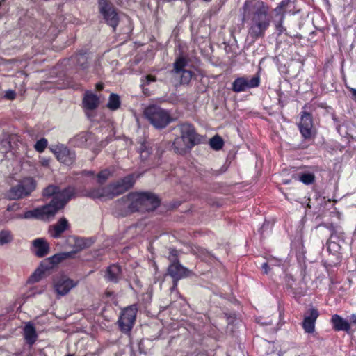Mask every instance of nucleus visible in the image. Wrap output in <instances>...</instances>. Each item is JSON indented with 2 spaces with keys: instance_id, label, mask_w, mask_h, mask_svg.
Here are the masks:
<instances>
[{
  "instance_id": "obj_1",
  "label": "nucleus",
  "mask_w": 356,
  "mask_h": 356,
  "mask_svg": "<svg viewBox=\"0 0 356 356\" xmlns=\"http://www.w3.org/2000/svg\"><path fill=\"white\" fill-rule=\"evenodd\" d=\"M74 195L73 188H67L60 190L56 186L49 185L43 191V196H53L51 201L44 206L37 207L33 210L26 211L24 214H19L16 218L19 219H37L41 220H49L56 213L63 209L67 202Z\"/></svg>"
},
{
  "instance_id": "obj_2",
  "label": "nucleus",
  "mask_w": 356,
  "mask_h": 356,
  "mask_svg": "<svg viewBox=\"0 0 356 356\" xmlns=\"http://www.w3.org/2000/svg\"><path fill=\"white\" fill-rule=\"evenodd\" d=\"M242 9L243 19L250 21L248 35L250 38L257 40L264 37L271 22L268 6L261 0H248Z\"/></svg>"
},
{
  "instance_id": "obj_3",
  "label": "nucleus",
  "mask_w": 356,
  "mask_h": 356,
  "mask_svg": "<svg viewBox=\"0 0 356 356\" xmlns=\"http://www.w3.org/2000/svg\"><path fill=\"white\" fill-rule=\"evenodd\" d=\"M120 204L128 209L129 212L151 211L160 204L157 196L151 193H131L119 200Z\"/></svg>"
},
{
  "instance_id": "obj_4",
  "label": "nucleus",
  "mask_w": 356,
  "mask_h": 356,
  "mask_svg": "<svg viewBox=\"0 0 356 356\" xmlns=\"http://www.w3.org/2000/svg\"><path fill=\"white\" fill-rule=\"evenodd\" d=\"M133 175H128L106 186H99L90 189L87 192V196L93 199L101 197L113 198L130 189L134 184Z\"/></svg>"
},
{
  "instance_id": "obj_5",
  "label": "nucleus",
  "mask_w": 356,
  "mask_h": 356,
  "mask_svg": "<svg viewBox=\"0 0 356 356\" xmlns=\"http://www.w3.org/2000/svg\"><path fill=\"white\" fill-rule=\"evenodd\" d=\"M144 115L156 129L165 128L172 122L169 112L156 105L147 107L144 111Z\"/></svg>"
},
{
  "instance_id": "obj_6",
  "label": "nucleus",
  "mask_w": 356,
  "mask_h": 356,
  "mask_svg": "<svg viewBox=\"0 0 356 356\" xmlns=\"http://www.w3.org/2000/svg\"><path fill=\"white\" fill-rule=\"evenodd\" d=\"M70 253H58L51 257L42 261L40 266L34 271L29 279V282L35 283L39 282L47 273L54 268V266L61 261L65 260V257L69 256Z\"/></svg>"
},
{
  "instance_id": "obj_7",
  "label": "nucleus",
  "mask_w": 356,
  "mask_h": 356,
  "mask_svg": "<svg viewBox=\"0 0 356 356\" xmlns=\"http://www.w3.org/2000/svg\"><path fill=\"white\" fill-rule=\"evenodd\" d=\"M35 188V182L32 178H26L18 184L13 186L7 193L6 197L9 200H19L26 197Z\"/></svg>"
},
{
  "instance_id": "obj_8",
  "label": "nucleus",
  "mask_w": 356,
  "mask_h": 356,
  "mask_svg": "<svg viewBox=\"0 0 356 356\" xmlns=\"http://www.w3.org/2000/svg\"><path fill=\"white\" fill-rule=\"evenodd\" d=\"M99 13L102 15L106 23L116 29L119 24V16L113 4L108 0H99Z\"/></svg>"
},
{
  "instance_id": "obj_9",
  "label": "nucleus",
  "mask_w": 356,
  "mask_h": 356,
  "mask_svg": "<svg viewBox=\"0 0 356 356\" xmlns=\"http://www.w3.org/2000/svg\"><path fill=\"white\" fill-rule=\"evenodd\" d=\"M137 314V307L135 305L127 307L121 313L118 320L120 330L124 332H129L134 327Z\"/></svg>"
},
{
  "instance_id": "obj_10",
  "label": "nucleus",
  "mask_w": 356,
  "mask_h": 356,
  "mask_svg": "<svg viewBox=\"0 0 356 356\" xmlns=\"http://www.w3.org/2000/svg\"><path fill=\"white\" fill-rule=\"evenodd\" d=\"M77 284L78 282L74 281L65 275L57 277L54 280V289L59 296L67 294Z\"/></svg>"
},
{
  "instance_id": "obj_11",
  "label": "nucleus",
  "mask_w": 356,
  "mask_h": 356,
  "mask_svg": "<svg viewBox=\"0 0 356 356\" xmlns=\"http://www.w3.org/2000/svg\"><path fill=\"white\" fill-rule=\"evenodd\" d=\"M180 136H181L188 145L192 147L199 144L201 142V138L195 130L194 127L191 124L184 123L178 126Z\"/></svg>"
},
{
  "instance_id": "obj_12",
  "label": "nucleus",
  "mask_w": 356,
  "mask_h": 356,
  "mask_svg": "<svg viewBox=\"0 0 356 356\" xmlns=\"http://www.w3.org/2000/svg\"><path fill=\"white\" fill-rule=\"evenodd\" d=\"M260 79L259 76H253L251 79L239 77L232 83V90L235 92H244L248 89L259 86Z\"/></svg>"
},
{
  "instance_id": "obj_13",
  "label": "nucleus",
  "mask_w": 356,
  "mask_h": 356,
  "mask_svg": "<svg viewBox=\"0 0 356 356\" xmlns=\"http://www.w3.org/2000/svg\"><path fill=\"white\" fill-rule=\"evenodd\" d=\"M57 159L66 165H72L76 159L75 152L63 145H58L53 149Z\"/></svg>"
},
{
  "instance_id": "obj_14",
  "label": "nucleus",
  "mask_w": 356,
  "mask_h": 356,
  "mask_svg": "<svg viewBox=\"0 0 356 356\" xmlns=\"http://www.w3.org/2000/svg\"><path fill=\"white\" fill-rule=\"evenodd\" d=\"M300 132L305 139H309L312 136L313 118L311 113L301 112L300 120L298 123Z\"/></svg>"
},
{
  "instance_id": "obj_15",
  "label": "nucleus",
  "mask_w": 356,
  "mask_h": 356,
  "mask_svg": "<svg viewBox=\"0 0 356 356\" xmlns=\"http://www.w3.org/2000/svg\"><path fill=\"white\" fill-rule=\"evenodd\" d=\"M168 273L173 279L174 286H175L178 280L189 275L190 270L179 261H172L168 268Z\"/></svg>"
},
{
  "instance_id": "obj_16",
  "label": "nucleus",
  "mask_w": 356,
  "mask_h": 356,
  "mask_svg": "<svg viewBox=\"0 0 356 356\" xmlns=\"http://www.w3.org/2000/svg\"><path fill=\"white\" fill-rule=\"evenodd\" d=\"M319 316L318 311L314 308H309L304 316L302 327L306 333H313L315 330V323Z\"/></svg>"
},
{
  "instance_id": "obj_17",
  "label": "nucleus",
  "mask_w": 356,
  "mask_h": 356,
  "mask_svg": "<svg viewBox=\"0 0 356 356\" xmlns=\"http://www.w3.org/2000/svg\"><path fill=\"white\" fill-rule=\"evenodd\" d=\"M70 227L69 222L65 218H61L58 222L49 227V232L51 236L58 238L61 234Z\"/></svg>"
},
{
  "instance_id": "obj_18",
  "label": "nucleus",
  "mask_w": 356,
  "mask_h": 356,
  "mask_svg": "<svg viewBox=\"0 0 356 356\" xmlns=\"http://www.w3.org/2000/svg\"><path fill=\"white\" fill-rule=\"evenodd\" d=\"M104 277L107 281L113 283L118 282L123 277L121 267L116 264L108 266Z\"/></svg>"
},
{
  "instance_id": "obj_19",
  "label": "nucleus",
  "mask_w": 356,
  "mask_h": 356,
  "mask_svg": "<svg viewBox=\"0 0 356 356\" xmlns=\"http://www.w3.org/2000/svg\"><path fill=\"white\" fill-rule=\"evenodd\" d=\"M34 253L38 257L46 256L49 251V245L47 241L42 238H38L33 241Z\"/></svg>"
},
{
  "instance_id": "obj_20",
  "label": "nucleus",
  "mask_w": 356,
  "mask_h": 356,
  "mask_svg": "<svg viewBox=\"0 0 356 356\" xmlns=\"http://www.w3.org/2000/svg\"><path fill=\"white\" fill-rule=\"evenodd\" d=\"M99 98L96 95L90 91L85 93L83 99L84 108L90 111L95 110L99 106Z\"/></svg>"
},
{
  "instance_id": "obj_21",
  "label": "nucleus",
  "mask_w": 356,
  "mask_h": 356,
  "mask_svg": "<svg viewBox=\"0 0 356 356\" xmlns=\"http://www.w3.org/2000/svg\"><path fill=\"white\" fill-rule=\"evenodd\" d=\"M91 136L87 132H81L71 138L70 143L72 145L78 147H84L88 145V141L90 140Z\"/></svg>"
},
{
  "instance_id": "obj_22",
  "label": "nucleus",
  "mask_w": 356,
  "mask_h": 356,
  "mask_svg": "<svg viewBox=\"0 0 356 356\" xmlns=\"http://www.w3.org/2000/svg\"><path fill=\"white\" fill-rule=\"evenodd\" d=\"M192 147H193L191 145H188L181 136L175 138L172 143V148L174 151L179 154L186 153Z\"/></svg>"
},
{
  "instance_id": "obj_23",
  "label": "nucleus",
  "mask_w": 356,
  "mask_h": 356,
  "mask_svg": "<svg viewBox=\"0 0 356 356\" xmlns=\"http://www.w3.org/2000/svg\"><path fill=\"white\" fill-rule=\"evenodd\" d=\"M331 322L333 325V328L337 331H348L350 329L349 323L337 314L332 316Z\"/></svg>"
},
{
  "instance_id": "obj_24",
  "label": "nucleus",
  "mask_w": 356,
  "mask_h": 356,
  "mask_svg": "<svg viewBox=\"0 0 356 356\" xmlns=\"http://www.w3.org/2000/svg\"><path fill=\"white\" fill-rule=\"evenodd\" d=\"M24 337L26 342L32 345L37 339V334L35 327L33 325L29 323L26 324L24 328Z\"/></svg>"
},
{
  "instance_id": "obj_25",
  "label": "nucleus",
  "mask_w": 356,
  "mask_h": 356,
  "mask_svg": "<svg viewBox=\"0 0 356 356\" xmlns=\"http://www.w3.org/2000/svg\"><path fill=\"white\" fill-rule=\"evenodd\" d=\"M74 248L75 250H73V251H70V252H66L65 253H70L69 254V256L66 257H65V259H68V258H72L73 256L78 252L86 248L87 247H88V242L86 239L83 238H74Z\"/></svg>"
},
{
  "instance_id": "obj_26",
  "label": "nucleus",
  "mask_w": 356,
  "mask_h": 356,
  "mask_svg": "<svg viewBox=\"0 0 356 356\" xmlns=\"http://www.w3.org/2000/svg\"><path fill=\"white\" fill-rule=\"evenodd\" d=\"M90 58V54L86 52L79 53L75 56L77 65L83 70L88 68Z\"/></svg>"
},
{
  "instance_id": "obj_27",
  "label": "nucleus",
  "mask_w": 356,
  "mask_h": 356,
  "mask_svg": "<svg viewBox=\"0 0 356 356\" xmlns=\"http://www.w3.org/2000/svg\"><path fill=\"white\" fill-rule=\"evenodd\" d=\"M186 59L183 56L179 57L176 59L175 62L173 64L174 68L172 70V72L175 74H180L181 72L185 70L184 67H186Z\"/></svg>"
},
{
  "instance_id": "obj_28",
  "label": "nucleus",
  "mask_w": 356,
  "mask_h": 356,
  "mask_svg": "<svg viewBox=\"0 0 356 356\" xmlns=\"http://www.w3.org/2000/svg\"><path fill=\"white\" fill-rule=\"evenodd\" d=\"M113 170L106 168L101 170L97 175V182L99 184H104L113 175Z\"/></svg>"
},
{
  "instance_id": "obj_29",
  "label": "nucleus",
  "mask_w": 356,
  "mask_h": 356,
  "mask_svg": "<svg viewBox=\"0 0 356 356\" xmlns=\"http://www.w3.org/2000/svg\"><path fill=\"white\" fill-rule=\"evenodd\" d=\"M13 239V236L10 231L3 229L0 232V245L10 243Z\"/></svg>"
},
{
  "instance_id": "obj_30",
  "label": "nucleus",
  "mask_w": 356,
  "mask_h": 356,
  "mask_svg": "<svg viewBox=\"0 0 356 356\" xmlns=\"http://www.w3.org/2000/svg\"><path fill=\"white\" fill-rule=\"evenodd\" d=\"M120 97L118 95L111 94L109 97V100L107 104V106L111 110H116L120 107Z\"/></svg>"
},
{
  "instance_id": "obj_31",
  "label": "nucleus",
  "mask_w": 356,
  "mask_h": 356,
  "mask_svg": "<svg viewBox=\"0 0 356 356\" xmlns=\"http://www.w3.org/2000/svg\"><path fill=\"white\" fill-rule=\"evenodd\" d=\"M192 252L194 254H196L197 257L202 258L203 260H206L211 257V254L209 252L200 247H195L192 249Z\"/></svg>"
},
{
  "instance_id": "obj_32",
  "label": "nucleus",
  "mask_w": 356,
  "mask_h": 356,
  "mask_svg": "<svg viewBox=\"0 0 356 356\" xmlns=\"http://www.w3.org/2000/svg\"><path fill=\"white\" fill-rule=\"evenodd\" d=\"M223 144V140L219 136H215L209 140L210 146L215 150H219L222 149Z\"/></svg>"
},
{
  "instance_id": "obj_33",
  "label": "nucleus",
  "mask_w": 356,
  "mask_h": 356,
  "mask_svg": "<svg viewBox=\"0 0 356 356\" xmlns=\"http://www.w3.org/2000/svg\"><path fill=\"white\" fill-rule=\"evenodd\" d=\"M284 20V15H281L279 19H275L273 21L275 29L278 31V35H281L286 31V29L283 26Z\"/></svg>"
},
{
  "instance_id": "obj_34",
  "label": "nucleus",
  "mask_w": 356,
  "mask_h": 356,
  "mask_svg": "<svg viewBox=\"0 0 356 356\" xmlns=\"http://www.w3.org/2000/svg\"><path fill=\"white\" fill-rule=\"evenodd\" d=\"M314 175L312 173H303L300 177V180L305 184H311L314 181Z\"/></svg>"
},
{
  "instance_id": "obj_35",
  "label": "nucleus",
  "mask_w": 356,
  "mask_h": 356,
  "mask_svg": "<svg viewBox=\"0 0 356 356\" xmlns=\"http://www.w3.org/2000/svg\"><path fill=\"white\" fill-rule=\"evenodd\" d=\"M181 82L183 84H188L193 76V73L190 70H185L182 72H181Z\"/></svg>"
},
{
  "instance_id": "obj_36",
  "label": "nucleus",
  "mask_w": 356,
  "mask_h": 356,
  "mask_svg": "<svg viewBox=\"0 0 356 356\" xmlns=\"http://www.w3.org/2000/svg\"><path fill=\"white\" fill-rule=\"evenodd\" d=\"M47 140L43 138L36 142L34 147L38 152H42L47 147Z\"/></svg>"
},
{
  "instance_id": "obj_37",
  "label": "nucleus",
  "mask_w": 356,
  "mask_h": 356,
  "mask_svg": "<svg viewBox=\"0 0 356 356\" xmlns=\"http://www.w3.org/2000/svg\"><path fill=\"white\" fill-rule=\"evenodd\" d=\"M178 257V251L175 249H170L169 251V259L173 261H177V258Z\"/></svg>"
},
{
  "instance_id": "obj_38",
  "label": "nucleus",
  "mask_w": 356,
  "mask_h": 356,
  "mask_svg": "<svg viewBox=\"0 0 356 356\" xmlns=\"http://www.w3.org/2000/svg\"><path fill=\"white\" fill-rule=\"evenodd\" d=\"M146 147L145 145H142L141 151H140V156L142 159L146 160L148 157L149 152L147 150L145 149Z\"/></svg>"
},
{
  "instance_id": "obj_39",
  "label": "nucleus",
  "mask_w": 356,
  "mask_h": 356,
  "mask_svg": "<svg viewBox=\"0 0 356 356\" xmlns=\"http://www.w3.org/2000/svg\"><path fill=\"white\" fill-rule=\"evenodd\" d=\"M274 12L275 13V15H276V17H277V19L280 18L281 15H284L285 16V15H284L285 10H282L279 6H277L274 9Z\"/></svg>"
},
{
  "instance_id": "obj_40",
  "label": "nucleus",
  "mask_w": 356,
  "mask_h": 356,
  "mask_svg": "<svg viewBox=\"0 0 356 356\" xmlns=\"http://www.w3.org/2000/svg\"><path fill=\"white\" fill-rule=\"evenodd\" d=\"M270 265L269 264V261L268 262H265L261 265V268L264 270V273H268Z\"/></svg>"
},
{
  "instance_id": "obj_41",
  "label": "nucleus",
  "mask_w": 356,
  "mask_h": 356,
  "mask_svg": "<svg viewBox=\"0 0 356 356\" xmlns=\"http://www.w3.org/2000/svg\"><path fill=\"white\" fill-rule=\"evenodd\" d=\"M145 83L146 84H149L151 82H154L156 81V77L154 76H152V75H147L145 77Z\"/></svg>"
},
{
  "instance_id": "obj_42",
  "label": "nucleus",
  "mask_w": 356,
  "mask_h": 356,
  "mask_svg": "<svg viewBox=\"0 0 356 356\" xmlns=\"http://www.w3.org/2000/svg\"><path fill=\"white\" fill-rule=\"evenodd\" d=\"M145 83L146 84H149L151 82H154L156 81V77L154 76H152V75H147L145 77Z\"/></svg>"
},
{
  "instance_id": "obj_43",
  "label": "nucleus",
  "mask_w": 356,
  "mask_h": 356,
  "mask_svg": "<svg viewBox=\"0 0 356 356\" xmlns=\"http://www.w3.org/2000/svg\"><path fill=\"white\" fill-rule=\"evenodd\" d=\"M6 97L9 99H14L15 93L13 90H8L6 93Z\"/></svg>"
},
{
  "instance_id": "obj_44",
  "label": "nucleus",
  "mask_w": 356,
  "mask_h": 356,
  "mask_svg": "<svg viewBox=\"0 0 356 356\" xmlns=\"http://www.w3.org/2000/svg\"><path fill=\"white\" fill-rule=\"evenodd\" d=\"M269 261V264L270 265V266H280V264H281V261L280 260H278V259H270V260H268Z\"/></svg>"
},
{
  "instance_id": "obj_45",
  "label": "nucleus",
  "mask_w": 356,
  "mask_h": 356,
  "mask_svg": "<svg viewBox=\"0 0 356 356\" xmlns=\"http://www.w3.org/2000/svg\"><path fill=\"white\" fill-rule=\"evenodd\" d=\"M289 0H282L280 4L278 5L282 10L286 7V6L289 3Z\"/></svg>"
},
{
  "instance_id": "obj_46",
  "label": "nucleus",
  "mask_w": 356,
  "mask_h": 356,
  "mask_svg": "<svg viewBox=\"0 0 356 356\" xmlns=\"http://www.w3.org/2000/svg\"><path fill=\"white\" fill-rule=\"evenodd\" d=\"M17 209H18V206L17 204H13L12 205H8L7 207V211H15V210H16Z\"/></svg>"
},
{
  "instance_id": "obj_47",
  "label": "nucleus",
  "mask_w": 356,
  "mask_h": 356,
  "mask_svg": "<svg viewBox=\"0 0 356 356\" xmlns=\"http://www.w3.org/2000/svg\"><path fill=\"white\" fill-rule=\"evenodd\" d=\"M104 88V86L102 83H97L96 85V88L98 90H102Z\"/></svg>"
},
{
  "instance_id": "obj_48",
  "label": "nucleus",
  "mask_w": 356,
  "mask_h": 356,
  "mask_svg": "<svg viewBox=\"0 0 356 356\" xmlns=\"http://www.w3.org/2000/svg\"><path fill=\"white\" fill-rule=\"evenodd\" d=\"M350 320L355 324H356V314H352L350 316Z\"/></svg>"
},
{
  "instance_id": "obj_49",
  "label": "nucleus",
  "mask_w": 356,
  "mask_h": 356,
  "mask_svg": "<svg viewBox=\"0 0 356 356\" xmlns=\"http://www.w3.org/2000/svg\"><path fill=\"white\" fill-rule=\"evenodd\" d=\"M88 174L93 175V174H94V172L90 171V172H88Z\"/></svg>"
},
{
  "instance_id": "obj_50",
  "label": "nucleus",
  "mask_w": 356,
  "mask_h": 356,
  "mask_svg": "<svg viewBox=\"0 0 356 356\" xmlns=\"http://www.w3.org/2000/svg\"><path fill=\"white\" fill-rule=\"evenodd\" d=\"M67 356H73L72 355H67Z\"/></svg>"
}]
</instances>
